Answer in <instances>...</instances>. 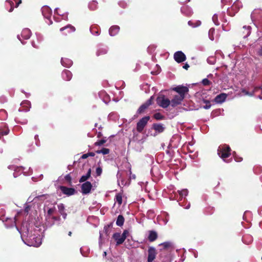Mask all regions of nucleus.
Listing matches in <instances>:
<instances>
[{
    "instance_id": "40",
    "label": "nucleus",
    "mask_w": 262,
    "mask_h": 262,
    "mask_svg": "<svg viewBox=\"0 0 262 262\" xmlns=\"http://www.w3.org/2000/svg\"><path fill=\"white\" fill-rule=\"evenodd\" d=\"M102 172V169L101 167H98L96 169V173L97 176H99L101 174Z\"/></svg>"
},
{
    "instance_id": "32",
    "label": "nucleus",
    "mask_w": 262,
    "mask_h": 262,
    "mask_svg": "<svg viewBox=\"0 0 262 262\" xmlns=\"http://www.w3.org/2000/svg\"><path fill=\"white\" fill-rule=\"evenodd\" d=\"M154 117L155 119L157 120H163L164 118V116H163L161 113H157L154 114Z\"/></svg>"
},
{
    "instance_id": "16",
    "label": "nucleus",
    "mask_w": 262,
    "mask_h": 262,
    "mask_svg": "<svg viewBox=\"0 0 262 262\" xmlns=\"http://www.w3.org/2000/svg\"><path fill=\"white\" fill-rule=\"evenodd\" d=\"M120 30V28L118 26H112L109 29V34L111 36H115L117 35Z\"/></svg>"
},
{
    "instance_id": "61",
    "label": "nucleus",
    "mask_w": 262,
    "mask_h": 262,
    "mask_svg": "<svg viewBox=\"0 0 262 262\" xmlns=\"http://www.w3.org/2000/svg\"><path fill=\"white\" fill-rule=\"evenodd\" d=\"M210 39H211V40H213V38H211V37H210Z\"/></svg>"
},
{
    "instance_id": "38",
    "label": "nucleus",
    "mask_w": 262,
    "mask_h": 262,
    "mask_svg": "<svg viewBox=\"0 0 262 262\" xmlns=\"http://www.w3.org/2000/svg\"><path fill=\"white\" fill-rule=\"evenodd\" d=\"M65 180L68 182L69 185H72V178L70 174L66 175L64 177Z\"/></svg>"
},
{
    "instance_id": "35",
    "label": "nucleus",
    "mask_w": 262,
    "mask_h": 262,
    "mask_svg": "<svg viewBox=\"0 0 262 262\" xmlns=\"http://www.w3.org/2000/svg\"><path fill=\"white\" fill-rule=\"evenodd\" d=\"M188 24L190 26H191L192 27H195L199 26L201 25V22L200 20H198L196 21V24L195 25H194L193 22L192 21L190 20L188 22Z\"/></svg>"
},
{
    "instance_id": "45",
    "label": "nucleus",
    "mask_w": 262,
    "mask_h": 262,
    "mask_svg": "<svg viewBox=\"0 0 262 262\" xmlns=\"http://www.w3.org/2000/svg\"><path fill=\"white\" fill-rule=\"evenodd\" d=\"M54 211V209H53V208H50L48 210V214L49 215H52L53 212Z\"/></svg>"
},
{
    "instance_id": "55",
    "label": "nucleus",
    "mask_w": 262,
    "mask_h": 262,
    "mask_svg": "<svg viewBox=\"0 0 262 262\" xmlns=\"http://www.w3.org/2000/svg\"><path fill=\"white\" fill-rule=\"evenodd\" d=\"M53 219H54L55 220H58L59 219V217L54 216V217H53Z\"/></svg>"
},
{
    "instance_id": "50",
    "label": "nucleus",
    "mask_w": 262,
    "mask_h": 262,
    "mask_svg": "<svg viewBox=\"0 0 262 262\" xmlns=\"http://www.w3.org/2000/svg\"><path fill=\"white\" fill-rule=\"evenodd\" d=\"M189 68V66L188 63H185V65L183 66V68L188 70V69Z\"/></svg>"
},
{
    "instance_id": "42",
    "label": "nucleus",
    "mask_w": 262,
    "mask_h": 262,
    "mask_svg": "<svg viewBox=\"0 0 262 262\" xmlns=\"http://www.w3.org/2000/svg\"><path fill=\"white\" fill-rule=\"evenodd\" d=\"M128 234V232L127 230H124L123 233L121 235V236L125 240L126 238V235Z\"/></svg>"
},
{
    "instance_id": "47",
    "label": "nucleus",
    "mask_w": 262,
    "mask_h": 262,
    "mask_svg": "<svg viewBox=\"0 0 262 262\" xmlns=\"http://www.w3.org/2000/svg\"><path fill=\"white\" fill-rule=\"evenodd\" d=\"M258 54L259 56H262V46L260 47V48L258 50Z\"/></svg>"
},
{
    "instance_id": "31",
    "label": "nucleus",
    "mask_w": 262,
    "mask_h": 262,
    "mask_svg": "<svg viewBox=\"0 0 262 262\" xmlns=\"http://www.w3.org/2000/svg\"><path fill=\"white\" fill-rule=\"evenodd\" d=\"M233 157H234L235 161L237 162H241L243 160V158L236 154L235 151L233 152Z\"/></svg>"
},
{
    "instance_id": "44",
    "label": "nucleus",
    "mask_w": 262,
    "mask_h": 262,
    "mask_svg": "<svg viewBox=\"0 0 262 262\" xmlns=\"http://www.w3.org/2000/svg\"><path fill=\"white\" fill-rule=\"evenodd\" d=\"M7 2H8V3L9 4V5L11 6V8H10V10H9V11L10 12H12V11L13 10V7H12V5L14 4H13V2H12V1H8Z\"/></svg>"
},
{
    "instance_id": "27",
    "label": "nucleus",
    "mask_w": 262,
    "mask_h": 262,
    "mask_svg": "<svg viewBox=\"0 0 262 262\" xmlns=\"http://www.w3.org/2000/svg\"><path fill=\"white\" fill-rule=\"evenodd\" d=\"M113 226V223H110V224L106 225V226H105L104 227V231L105 233V234L107 235H108L110 233V232H111V228Z\"/></svg>"
},
{
    "instance_id": "53",
    "label": "nucleus",
    "mask_w": 262,
    "mask_h": 262,
    "mask_svg": "<svg viewBox=\"0 0 262 262\" xmlns=\"http://www.w3.org/2000/svg\"><path fill=\"white\" fill-rule=\"evenodd\" d=\"M96 3V2L93 1V2L90 4V7H92L93 6V5H95V3Z\"/></svg>"
},
{
    "instance_id": "33",
    "label": "nucleus",
    "mask_w": 262,
    "mask_h": 262,
    "mask_svg": "<svg viewBox=\"0 0 262 262\" xmlns=\"http://www.w3.org/2000/svg\"><path fill=\"white\" fill-rule=\"evenodd\" d=\"M241 92L244 95H248L250 97L253 96V92H251L250 91H247L245 89H243L241 90Z\"/></svg>"
},
{
    "instance_id": "22",
    "label": "nucleus",
    "mask_w": 262,
    "mask_h": 262,
    "mask_svg": "<svg viewBox=\"0 0 262 262\" xmlns=\"http://www.w3.org/2000/svg\"><path fill=\"white\" fill-rule=\"evenodd\" d=\"M91 174V169L90 168L88 170L86 175L82 176L80 178V179L79 180V182L80 183L85 182L86 181V180H88L90 178Z\"/></svg>"
},
{
    "instance_id": "30",
    "label": "nucleus",
    "mask_w": 262,
    "mask_h": 262,
    "mask_svg": "<svg viewBox=\"0 0 262 262\" xmlns=\"http://www.w3.org/2000/svg\"><path fill=\"white\" fill-rule=\"evenodd\" d=\"M116 201L120 205L122 203V197L120 193H118L115 196Z\"/></svg>"
},
{
    "instance_id": "26",
    "label": "nucleus",
    "mask_w": 262,
    "mask_h": 262,
    "mask_svg": "<svg viewBox=\"0 0 262 262\" xmlns=\"http://www.w3.org/2000/svg\"><path fill=\"white\" fill-rule=\"evenodd\" d=\"M178 192L180 195V198H183L188 195V191L186 189H184L181 190H178Z\"/></svg>"
},
{
    "instance_id": "10",
    "label": "nucleus",
    "mask_w": 262,
    "mask_h": 262,
    "mask_svg": "<svg viewBox=\"0 0 262 262\" xmlns=\"http://www.w3.org/2000/svg\"><path fill=\"white\" fill-rule=\"evenodd\" d=\"M60 189L61 192L68 196L74 194L76 193V190L73 188H69L66 186H61Z\"/></svg>"
},
{
    "instance_id": "58",
    "label": "nucleus",
    "mask_w": 262,
    "mask_h": 262,
    "mask_svg": "<svg viewBox=\"0 0 262 262\" xmlns=\"http://www.w3.org/2000/svg\"><path fill=\"white\" fill-rule=\"evenodd\" d=\"M101 236H102L101 234V233H100V238H101Z\"/></svg>"
},
{
    "instance_id": "48",
    "label": "nucleus",
    "mask_w": 262,
    "mask_h": 262,
    "mask_svg": "<svg viewBox=\"0 0 262 262\" xmlns=\"http://www.w3.org/2000/svg\"><path fill=\"white\" fill-rule=\"evenodd\" d=\"M87 154H88L89 157H90H90H94L95 155V153L93 152H89Z\"/></svg>"
},
{
    "instance_id": "46",
    "label": "nucleus",
    "mask_w": 262,
    "mask_h": 262,
    "mask_svg": "<svg viewBox=\"0 0 262 262\" xmlns=\"http://www.w3.org/2000/svg\"><path fill=\"white\" fill-rule=\"evenodd\" d=\"M30 209V206L29 205H27V206L25 207V212H26V213H28L29 210Z\"/></svg>"
},
{
    "instance_id": "5",
    "label": "nucleus",
    "mask_w": 262,
    "mask_h": 262,
    "mask_svg": "<svg viewBox=\"0 0 262 262\" xmlns=\"http://www.w3.org/2000/svg\"><path fill=\"white\" fill-rule=\"evenodd\" d=\"M154 99V96L150 97V98L147 100L144 103L142 104L138 110H137V113L138 114H143L145 111L150 105L152 104Z\"/></svg>"
},
{
    "instance_id": "63",
    "label": "nucleus",
    "mask_w": 262,
    "mask_h": 262,
    "mask_svg": "<svg viewBox=\"0 0 262 262\" xmlns=\"http://www.w3.org/2000/svg\"><path fill=\"white\" fill-rule=\"evenodd\" d=\"M188 2H189V1H190V0H188Z\"/></svg>"
},
{
    "instance_id": "8",
    "label": "nucleus",
    "mask_w": 262,
    "mask_h": 262,
    "mask_svg": "<svg viewBox=\"0 0 262 262\" xmlns=\"http://www.w3.org/2000/svg\"><path fill=\"white\" fill-rule=\"evenodd\" d=\"M173 58L178 63H181L186 60V57L182 51L176 52L173 55Z\"/></svg>"
},
{
    "instance_id": "41",
    "label": "nucleus",
    "mask_w": 262,
    "mask_h": 262,
    "mask_svg": "<svg viewBox=\"0 0 262 262\" xmlns=\"http://www.w3.org/2000/svg\"><path fill=\"white\" fill-rule=\"evenodd\" d=\"M262 88H261V86H254L253 88V90L252 91H251V92H253V96H254L256 92H257L258 91L260 90Z\"/></svg>"
},
{
    "instance_id": "11",
    "label": "nucleus",
    "mask_w": 262,
    "mask_h": 262,
    "mask_svg": "<svg viewBox=\"0 0 262 262\" xmlns=\"http://www.w3.org/2000/svg\"><path fill=\"white\" fill-rule=\"evenodd\" d=\"M227 97V95L226 94L221 93L215 97L214 101L217 103H221L225 101Z\"/></svg>"
},
{
    "instance_id": "1",
    "label": "nucleus",
    "mask_w": 262,
    "mask_h": 262,
    "mask_svg": "<svg viewBox=\"0 0 262 262\" xmlns=\"http://www.w3.org/2000/svg\"><path fill=\"white\" fill-rule=\"evenodd\" d=\"M217 155L221 158L225 162L229 163L232 161V158L229 160H226L231 155V149L229 145L227 144H222L219 146L217 148Z\"/></svg>"
},
{
    "instance_id": "2",
    "label": "nucleus",
    "mask_w": 262,
    "mask_h": 262,
    "mask_svg": "<svg viewBox=\"0 0 262 262\" xmlns=\"http://www.w3.org/2000/svg\"><path fill=\"white\" fill-rule=\"evenodd\" d=\"M156 101L159 106L164 108H167L170 104L169 99L166 98L164 95L159 96L156 99Z\"/></svg>"
},
{
    "instance_id": "56",
    "label": "nucleus",
    "mask_w": 262,
    "mask_h": 262,
    "mask_svg": "<svg viewBox=\"0 0 262 262\" xmlns=\"http://www.w3.org/2000/svg\"><path fill=\"white\" fill-rule=\"evenodd\" d=\"M72 232L71 231H69V233H68V235L71 236L72 235Z\"/></svg>"
},
{
    "instance_id": "6",
    "label": "nucleus",
    "mask_w": 262,
    "mask_h": 262,
    "mask_svg": "<svg viewBox=\"0 0 262 262\" xmlns=\"http://www.w3.org/2000/svg\"><path fill=\"white\" fill-rule=\"evenodd\" d=\"M172 90L179 94L178 95L185 97V95L188 92L189 89L187 86L178 85L172 89Z\"/></svg>"
},
{
    "instance_id": "13",
    "label": "nucleus",
    "mask_w": 262,
    "mask_h": 262,
    "mask_svg": "<svg viewBox=\"0 0 262 262\" xmlns=\"http://www.w3.org/2000/svg\"><path fill=\"white\" fill-rule=\"evenodd\" d=\"M113 237L116 241L117 245L122 244L125 241L119 233H114L113 235Z\"/></svg>"
},
{
    "instance_id": "52",
    "label": "nucleus",
    "mask_w": 262,
    "mask_h": 262,
    "mask_svg": "<svg viewBox=\"0 0 262 262\" xmlns=\"http://www.w3.org/2000/svg\"><path fill=\"white\" fill-rule=\"evenodd\" d=\"M214 31V29L212 28V29H210L209 31V34L210 35V33H213V32Z\"/></svg>"
},
{
    "instance_id": "18",
    "label": "nucleus",
    "mask_w": 262,
    "mask_h": 262,
    "mask_svg": "<svg viewBox=\"0 0 262 262\" xmlns=\"http://www.w3.org/2000/svg\"><path fill=\"white\" fill-rule=\"evenodd\" d=\"M42 13L43 15L48 18L50 17L51 10L49 7L47 6H44L42 8Z\"/></svg>"
},
{
    "instance_id": "36",
    "label": "nucleus",
    "mask_w": 262,
    "mask_h": 262,
    "mask_svg": "<svg viewBox=\"0 0 262 262\" xmlns=\"http://www.w3.org/2000/svg\"><path fill=\"white\" fill-rule=\"evenodd\" d=\"M9 130L8 128H5V129L0 128V135L2 136L8 135L9 133Z\"/></svg>"
},
{
    "instance_id": "17",
    "label": "nucleus",
    "mask_w": 262,
    "mask_h": 262,
    "mask_svg": "<svg viewBox=\"0 0 262 262\" xmlns=\"http://www.w3.org/2000/svg\"><path fill=\"white\" fill-rule=\"evenodd\" d=\"M61 63L63 66L69 68L72 65L73 62L69 58H62L61 59Z\"/></svg>"
},
{
    "instance_id": "23",
    "label": "nucleus",
    "mask_w": 262,
    "mask_h": 262,
    "mask_svg": "<svg viewBox=\"0 0 262 262\" xmlns=\"http://www.w3.org/2000/svg\"><path fill=\"white\" fill-rule=\"evenodd\" d=\"M65 30H68V33L74 32L75 31V28L71 25H68L66 26L61 28L60 29V31H63Z\"/></svg>"
},
{
    "instance_id": "20",
    "label": "nucleus",
    "mask_w": 262,
    "mask_h": 262,
    "mask_svg": "<svg viewBox=\"0 0 262 262\" xmlns=\"http://www.w3.org/2000/svg\"><path fill=\"white\" fill-rule=\"evenodd\" d=\"M58 209L59 213L61 214V215L62 216L63 219H66L67 217V213L64 211V205L61 203L58 205Z\"/></svg>"
},
{
    "instance_id": "34",
    "label": "nucleus",
    "mask_w": 262,
    "mask_h": 262,
    "mask_svg": "<svg viewBox=\"0 0 262 262\" xmlns=\"http://www.w3.org/2000/svg\"><path fill=\"white\" fill-rule=\"evenodd\" d=\"M202 83L204 86L210 85L211 84V82L207 78H204L202 81Z\"/></svg>"
},
{
    "instance_id": "9",
    "label": "nucleus",
    "mask_w": 262,
    "mask_h": 262,
    "mask_svg": "<svg viewBox=\"0 0 262 262\" xmlns=\"http://www.w3.org/2000/svg\"><path fill=\"white\" fill-rule=\"evenodd\" d=\"M184 99V97L180 95H175L173 98L170 101V105L172 107H174L178 105L181 104L182 101Z\"/></svg>"
},
{
    "instance_id": "62",
    "label": "nucleus",
    "mask_w": 262,
    "mask_h": 262,
    "mask_svg": "<svg viewBox=\"0 0 262 262\" xmlns=\"http://www.w3.org/2000/svg\"><path fill=\"white\" fill-rule=\"evenodd\" d=\"M29 103V101H26V103Z\"/></svg>"
},
{
    "instance_id": "49",
    "label": "nucleus",
    "mask_w": 262,
    "mask_h": 262,
    "mask_svg": "<svg viewBox=\"0 0 262 262\" xmlns=\"http://www.w3.org/2000/svg\"><path fill=\"white\" fill-rule=\"evenodd\" d=\"M89 156H88V154H83L82 156H81V158L83 159H86L87 158H88Z\"/></svg>"
},
{
    "instance_id": "60",
    "label": "nucleus",
    "mask_w": 262,
    "mask_h": 262,
    "mask_svg": "<svg viewBox=\"0 0 262 262\" xmlns=\"http://www.w3.org/2000/svg\"><path fill=\"white\" fill-rule=\"evenodd\" d=\"M93 7H94L93 9L95 8V7H96L95 4L93 5Z\"/></svg>"
},
{
    "instance_id": "29",
    "label": "nucleus",
    "mask_w": 262,
    "mask_h": 262,
    "mask_svg": "<svg viewBox=\"0 0 262 262\" xmlns=\"http://www.w3.org/2000/svg\"><path fill=\"white\" fill-rule=\"evenodd\" d=\"M107 140L106 137L103 138L102 139L97 141L94 143L95 146H101L106 143Z\"/></svg>"
},
{
    "instance_id": "25",
    "label": "nucleus",
    "mask_w": 262,
    "mask_h": 262,
    "mask_svg": "<svg viewBox=\"0 0 262 262\" xmlns=\"http://www.w3.org/2000/svg\"><path fill=\"white\" fill-rule=\"evenodd\" d=\"M107 52V50L105 48H99L97 52L96 55L97 56H103L106 54Z\"/></svg>"
},
{
    "instance_id": "19",
    "label": "nucleus",
    "mask_w": 262,
    "mask_h": 262,
    "mask_svg": "<svg viewBox=\"0 0 262 262\" xmlns=\"http://www.w3.org/2000/svg\"><path fill=\"white\" fill-rule=\"evenodd\" d=\"M21 35L25 39H28L31 36V31L29 29H24L21 32Z\"/></svg>"
},
{
    "instance_id": "51",
    "label": "nucleus",
    "mask_w": 262,
    "mask_h": 262,
    "mask_svg": "<svg viewBox=\"0 0 262 262\" xmlns=\"http://www.w3.org/2000/svg\"><path fill=\"white\" fill-rule=\"evenodd\" d=\"M21 3V0H19L18 2H16V7H17L19 6V5Z\"/></svg>"
},
{
    "instance_id": "7",
    "label": "nucleus",
    "mask_w": 262,
    "mask_h": 262,
    "mask_svg": "<svg viewBox=\"0 0 262 262\" xmlns=\"http://www.w3.org/2000/svg\"><path fill=\"white\" fill-rule=\"evenodd\" d=\"M92 185L90 182L86 181L81 185V192L83 194L89 193L92 189Z\"/></svg>"
},
{
    "instance_id": "43",
    "label": "nucleus",
    "mask_w": 262,
    "mask_h": 262,
    "mask_svg": "<svg viewBox=\"0 0 262 262\" xmlns=\"http://www.w3.org/2000/svg\"><path fill=\"white\" fill-rule=\"evenodd\" d=\"M46 194L39 195L36 196L35 199H37L38 200H41L42 198H43V199H46Z\"/></svg>"
},
{
    "instance_id": "59",
    "label": "nucleus",
    "mask_w": 262,
    "mask_h": 262,
    "mask_svg": "<svg viewBox=\"0 0 262 262\" xmlns=\"http://www.w3.org/2000/svg\"><path fill=\"white\" fill-rule=\"evenodd\" d=\"M104 255H106V252H104Z\"/></svg>"
},
{
    "instance_id": "21",
    "label": "nucleus",
    "mask_w": 262,
    "mask_h": 262,
    "mask_svg": "<svg viewBox=\"0 0 262 262\" xmlns=\"http://www.w3.org/2000/svg\"><path fill=\"white\" fill-rule=\"evenodd\" d=\"M159 246H162V250H168L172 248V244L171 242H166L159 244ZM162 250V249H161Z\"/></svg>"
},
{
    "instance_id": "12",
    "label": "nucleus",
    "mask_w": 262,
    "mask_h": 262,
    "mask_svg": "<svg viewBox=\"0 0 262 262\" xmlns=\"http://www.w3.org/2000/svg\"><path fill=\"white\" fill-rule=\"evenodd\" d=\"M148 233L147 239L150 242H153L158 238V233L156 231L149 230Z\"/></svg>"
},
{
    "instance_id": "24",
    "label": "nucleus",
    "mask_w": 262,
    "mask_h": 262,
    "mask_svg": "<svg viewBox=\"0 0 262 262\" xmlns=\"http://www.w3.org/2000/svg\"><path fill=\"white\" fill-rule=\"evenodd\" d=\"M124 222V218L122 215H119L117 221H116V225L119 227H121Z\"/></svg>"
},
{
    "instance_id": "3",
    "label": "nucleus",
    "mask_w": 262,
    "mask_h": 262,
    "mask_svg": "<svg viewBox=\"0 0 262 262\" xmlns=\"http://www.w3.org/2000/svg\"><path fill=\"white\" fill-rule=\"evenodd\" d=\"M150 119V117L149 116H145L139 120V121L137 123V130L139 133H141L143 130L144 127L147 124L148 121Z\"/></svg>"
},
{
    "instance_id": "54",
    "label": "nucleus",
    "mask_w": 262,
    "mask_h": 262,
    "mask_svg": "<svg viewBox=\"0 0 262 262\" xmlns=\"http://www.w3.org/2000/svg\"><path fill=\"white\" fill-rule=\"evenodd\" d=\"M34 138L36 140H38V136L35 135Z\"/></svg>"
},
{
    "instance_id": "15",
    "label": "nucleus",
    "mask_w": 262,
    "mask_h": 262,
    "mask_svg": "<svg viewBox=\"0 0 262 262\" xmlns=\"http://www.w3.org/2000/svg\"><path fill=\"white\" fill-rule=\"evenodd\" d=\"M72 74L68 70H64L62 72V77L66 81H70L72 78Z\"/></svg>"
},
{
    "instance_id": "39",
    "label": "nucleus",
    "mask_w": 262,
    "mask_h": 262,
    "mask_svg": "<svg viewBox=\"0 0 262 262\" xmlns=\"http://www.w3.org/2000/svg\"><path fill=\"white\" fill-rule=\"evenodd\" d=\"M204 103H206V105L204 106L205 109H209L211 107V104L209 100H203Z\"/></svg>"
},
{
    "instance_id": "14",
    "label": "nucleus",
    "mask_w": 262,
    "mask_h": 262,
    "mask_svg": "<svg viewBox=\"0 0 262 262\" xmlns=\"http://www.w3.org/2000/svg\"><path fill=\"white\" fill-rule=\"evenodd\" d=\"M152 128L158 133H161L164 132L165 127L161 123H154Z\"/></svg>"
},
{
    "instance_id": "28",
    "label": "nucleus",
    "mask_w": 262,
    "mask_h": 262,
    "mask_svg": "<svg viewBox=\"0 0 262 262\" xmlns=\"http://www.w3.org/2000/svg\"><path fill=\"white\" fill-rule=\"evenodd\" d=\"M110 149L106 148H103L100 150H98L96 151L97 154H102L103 155H107L110 153Z\"/></svg>"
},
{
    "instance_id": "4",
    "label": "nucleus",
    "mask_w": 262,
    "mask_h": 262,
    "mask_svg": "<svg viewBox=\"0 0 262 262\" xmlns=\"http://www.w3.org/2000/svg\"><path fill=\"white\" fill-rule=\"evenodd\" d=\"M157 255L156 248L150 246L147 250V262H153Z\"/></svg>"
},
{
    "instance_id": "57",
    "label": "nucleus",
    "mask_w": 262,
    "mask_h": 262,
    "mask_svg": "<svg viewBox=\"0 0 262 262\" xmlns=\"http://www.w3.org/2000/svg\"><path fill=\"white\" fill-rule=\"evenodd\" d=\"M101 136V133H99L98 135V137H100Z\"/></svg>"
},
{
    "instance_id": "37",
    "label": "nucleus",
    "mask_w": 262,
    "mask_h": 262,
    "mask_svg": "<svg viewBox=\"0 0 262 262\" xmlns=\"http://www.w3.org/2000/svg\"><path fill=\"white\" fill-rule=\"evenodd\" d=\"M212 18L215 25L218 26L220 25V23L218 20V16L216 14L213 15Z\"/></svg>"
}]
</instances>
